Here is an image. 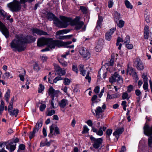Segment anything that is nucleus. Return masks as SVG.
Instances as JSON below:
<instances>
[{"mask_svg":"<svg viewBox=\"0 0 152 152\" xmlns=\"http://www.w3.org/2000/svg\"><path fill=\"white\" fill-rule=\"evenodd\" d=\"M72 43V42L71 41L64 42L60 40H54L52 38L42 37L38 39L37 45L39 47L47 45L48 47L41 50L42 52H44L49 50L50 48L51 49L54 48L56 46L58 47L64 46L65 48H73L74 47V45H69Z\"/></svg>","mask_w":152,"mask_h":152,"instance_id":"nucleus-1","label":"nucleus"},{"mask_svg":"<svg viewBox=\"0 0 152 152\" xmlns=\"http://www.w3.org/2000/svg\"><path fill=\"white\" fill-rule=\"evenodd\" d=\"M27 42L28 40L25 37L22 35H16L15 39L10 43V46L13 50L21 52L25 50V44Z\"/></svg>","mask_w":152,"mask_h":152,"instance_id":"nucleus-2","label":"nucleus"},{"mask_svg":"<svg viewBox=\"0 0 152 152\" xmlns=\"http://www.w3.org/2000/svg\"><path fill=\"white\" fill-rule=\"evenodd\" d=\"M62 20H64V24L66 25V26L63 28H66L69 24L71 26H75V29L78 30L80 29L83 25L84 23L82 21H80V19L78 17H76L74 20L71 18L66 17H62Z\"/></svg>","mask_w":152,"mask_h":152,"instance_id":"nucleus-3","label":"nucleus"},{"mask_svg":"<svg viewBox=\"0 0 152 152\" xmlns=\"http://www.w3.org/2000/svg\"><path fill=\"white\" fill-rule=\"evenodd\" d=\"M34 0H20V2L13 0L12 2L7 4L8 7L10 8L11 11L12 12H18L21 9V4H24L26 2L31 3Z\"/></svg>","mask_w":152,"mask_h":152,"instance_id":"nucleus-4","label":"nucleus"},{"mask_svg":"<svg viewBox=\"0 0 152 152\" xmlns=\"http://www.w3.org/2000/svg\"><path fill=\"white\" fill-rule=\"evenodd\" d=\"M47 17L49 20H53L54 23L56 24L57 26L62 28L66 26V24H64V21L62 20V17L65 18V17L63 16H60V19L61 20H60L53 13H48L47 15Z\"/></svg>","mask_w":152,"mask_h":152,"instance_id":"nucleus-5","label":"nucleus"},{"mask_svg":"<svg viewBox=\"0 0 152 152\" xmlns=\"http://www.w3.org/2000/svg\"><path fill=\"white\" fill-rule=\"evenodd\" d=\"M57 92L55 91V90L52 87H50L48 91L49 95L52 99L50 102L51 104V109L56 108L58 106V100L57 99H54V97H57L58 96Z\"/></svg>","mask_w":152,"mask_h":152,"instance_id":"nucleus-6","label":"nucleus"},{"mask_svg":"<svg viewBox=\"0 0 152 152\" xmlns=\"http://www.w3.org/2000/svg\"><path fill=\"white\" fill-rule=\"evenodd\" d=\"M50 132L48 135L50 137H53V135L57 136L60 134L58 128L56 125L53 124L50 127Z\"/></svg>","mask_w":152,"mask_h":152,"instance_id":"nucleus-7","label":"nucleus"},{"mask_svg":"<svg viewBox=\"0 0 152 152\" xmlns=\"http://www.w3.org/2000/svg\"><path fill=\"white\" fill-rule=\"evenodd\" d=\"M90 138L91 141L94 142L93 147L96 149L99 148L100 145L102 143L103 140L102 138L96 139L92 136H91Z\"/></svg>","mask_w":152,"mask_h":152,"instance_id":"nucleus-8","label":"nucleus"},{"mask_svg":"<svg viewBox=\"0 0 152 152\" xmlns=\"http://www.w3.org/2000/svg\"><path fill=\"white\" fill-rule=\"evenodd\" d=\"M79 52L80 55L86 59L90 58V54L89 51L84 47H80L79 49Z\"/></svg>","mask_w":152,"mask_h":152,"instance_id":"nucleus-9","label":"nucleus"},{"mask_svg":"<svg viewBox=\"0 0 152 152\" xmlns=\"http://www.w3.org/2000/svg\"><path fill=\"white\" fill-rule=\"evenodd\" d=\"M91 111L93 114L98 118H99L102 116V113L103 112L101 107L98 106L95 110H92Z\"/></svg>","mask_w":152,"mask_h":152,"instance_id":"nucleus-10","label":"nucleus"},{"mask_svg":"<svg viewBox=\"0 0 152 152\" xmlns=\"http://www.w3.org/2000/svg\"><path fill=\"white\" fill-rule=\"evenodd\" d=\"M0 31L6 38L9 37V32L8 29L1 21H0Z\"/></svg>","mask_w":152,"mask_h":152,"instance_id":"nucleus-11","label":"nucleus"},{"mask_svg":"<svg viewBox=\"0 0 152 152\" xmlns=\"http://www.w3.org/2000/svg\"><path fill=\"white\" fill-rule=\"evenodd\" d=\"M126 73L127 74H129L130 75H132L133 79H135L136 80H138V76L135 70L132 67H129V65H128Z\"/></svg>","mask_w":152,"mask_h":152,"instance_id":"nucleus-12","label":"nucleus"},{"mask_svg":"<svg viewBox=\"0 0 152 152\" xmlns=\"http://www.w3.org/2000/svg\"><path fill=\"white\" fill-rule=\"evenodd\" d=\"M53 65L57 75L61 76L65 74L66 71L64 69H63L56 64H54Z\"/></svg>","mask_w":152,"mask_h":152,"instance_id":"nucleus-13","label":"nucleus"},{"mask_svg":"<svg viewBox=\"0 0 152 152\" xmlns=\"http://www.w3.org/2000/svg\"><path fill=\"white\" fill-rule=\"evenodd\" d=\"M144 134L147 136L152 135V125L150 126L148 124H145L143 127Z\"/></svg>","mask_w":152,"mask_h":152,"instance_id":"nucleus-14","label":"nucleus"},{"mask_svg":"<svg viewBox=\"0 0 152 152\" xmlns=\"http://www.w3.org/2000/svg\"><path fill=\"white\" fill-rule=\"evenodd\" d=\"M134 64L137 69L140 70L143 69L144 66L142 61L139 59H137L134 62Z\"/></svg>","mask_w":152,"mask_h":152,"instance_id":"nucleus-15","label":"nucleus"},{"mask_svg":"<svg viewBox=\"0 0 152 152\" xmlns=\"http://www.w3.org/2000/svg\"><path fill=\"white\" fill-rule=\"evenodd\" d=\"M40 125V126H42V124H36L35 127L34 128L32 132H31L29 134V138L30 140L35 136V133L38 132V127Z\"/></svg>","mask_w":152,"mask_h":152,"instance_id":"nucleus-16","label":"nucleus"},{"mask_svg":"<svg viewBox=\"0 0 152 152\" xmlns=\"http://www.w3.org/2000/svg\"><path fill=\"white\" fill-rule=\"evenodd\" d=\"M31 30L34 34H36L37 35H48V34L47 32L36 28H33L31 29Z\"/></svg>","mask_w":152,"mask_h":152,"instance_id":"nucleus-17","label":"nucleus"},{"mask_svg":"<svg viewBox=\"0 0 152 152\" xmlns=\"http://www.w3.org/2000/svg\"><path fill=\"white\" fill-rule=\"evenodd\" d=\"M124 129L123 127H121L116 129L113 133V134L115 136L117 139L119 137V135L121 134L124 131Z\"/></svg>","mask_w":152,"mask_h":152,"instance_id":"nucleus-18","label":"nucleus"},{"mask_svg":"<svg viewBox=\"0 0 152 152\" xmlns=\"http://www.w3.org/2000/svg\"><path fill=\"white\" fill-rule=\"evenodd\" d=\"M13 142L11 141H8L6 145V148L11 151H14L16 148V144L12 145Z\"/></svg>","mask_w":152,"mask_h":152,"instance_id":"nucleus-19","label":"nucleus"},{"mask_svg":"<svg viewBox=\"0 0 152 152\" xmlns=\"http://www.w3.org/2000/svg\"><path fill=\"white\" fill-rule=\"evenodd\" d=\"M103 45V41L102 40H99L97 43V44L95 48V50L96 52L100 51L102 49Z\"/></svg>","mask_w":152,"mask_h":152,"instance_id":"nucleus-20","label":"nucleus"},{"mask_svg":"<svg viewBox=\"0 0 152 152\" xmlns=\"http://www.w3.org/2000/svg\"><path fill=\"white\" fill-rule=\"evenodd\" d=\"M120 96V95L117 93L113 94L112 95H110L109 93H108L106 98V100L107 101L109 100L118 98Z\"/></svg>","mask_w":152,"mask_h":152,"instance_id":"nucleus-21","label":"nucleus"},{"mask_svg":"<svg viewBox=\"0 0 152 152\" xmlns=\"http://www.w3.org/2000/svg\"><path fill=\"white\" fill-rule=\"evenodd\" d=\"M92 130L93 132L96 133L97 135L99 136H101L103 134V132L102 130V127H100L99 129H97L94 127H92Z\"/></svg>","mask_w":152,"mask_h":152,"instance_id":"nucleus-22","label":"nucleus"},{"mask_svg":"<svg viewBox=\"0 0 152 152\" xmlns=\"http://www.w3.org/2000/svg\"><path fill=\"white\" fill-rule=\"evenodd\" d=\"M144 34L145 39H148L149 35V27L147 26H146L144 28Z\"/></svg>","mask_w":152,"mask_h":152,"instance_id":"nucleus-23","label":"nucleus"},{"mask_svg":"<svg viewBox=\"0 0 152 152\" xmlns=\"http://www.w3.org/2000/svg\"><path fill=\"white\" fill-rule=\"evenodd\" d=\"M84 65L82 64H80L79 66V69L80 70V74L84 76L86 75V71L84 69Z\"/></svg>","mask_w":152,"mask_h":152,"instance_id":"nucleus-24","label":"nucleus"},{"mask_svg":"<svg viewBox=\"0 0 152 152\" xmlns=\"http://www.w3.org/2000/svg\"><path fill=\"white\" fill-rule=\"evenodd\" d=\"M68 104V101L65 99H62L59 103L60 107L61 108H64Z\"/></svg>","mask_w":152,"mask_h":152,"instance_id":"nucleus-25","label":"nucleus"},{"mask_svg":"<svg viewBox=\"0 0 152 152\" xmlns=\"http://www.w3.org/2000/svg\"><path fill=\"white\" fill-rule=\"evenodd\" d=\"M10 90L9 89H8L6 94L4 95V97L6 102L8 103L9 102V99L10 97Z\"/></svg>","mask_w":152,"mask_h":152,"instance_id":"nucleus-26","label":"nucleus"},{"mask_svg":"<svg viewBox=\"0 0 152 152\" xmlns=\"http://www.w3.org/2000/svg\"><path fill=\"white\" fill-rule=\"evenodd\" d=\"M115 60V54H112L111 56L110 60L107 63V65L109 66H112L113 65Z\"/></svg>","mask_w":152,"mask_h":152,"instance_id":"nucleus-27","label":"nucleus"},{"mask_svg":"<svg viewBox=\"0 0 152 152\" xmlns=\"http://www.w3.org/2000/svg\"><path fill=\"white\" fill-rule=\"evenodd\" d=\"M53 141V140H50L49 142H42L40 143V147H43L45 146H49L50 145V144Z\"/></svg>","mask_w":152,"mask_h":152,"instance_id":"nucleus-28","label":"nucleus"},{"mask_svg":"<svg viewBox=\"0 0 152 152\" xmlns=\"http://www.w3.org/2000/svg\"><path fill=\"white\" fill-rule=\"evenodd\" d=\"M70 30L69 29H63L62 30L58 31L56 33V35H59L64 34L70 32Z\"/></svg>","mask_w":152,"mask_h":152,"instance_id":"nucleus-29","label":"nucleus"},{"mask_svg":"<svg viewBox=\"0 0 152 152\" xmlns=\"http://www.w3.org/2000/svg\"><path fill=\"white\" fill-rule=\"evenodd\" d=\"M149 16V14L148 13L147 10H145V19L147 23H149L150 22Z\"/></svg>","mask_w":152,"mask_h":152,"instance_id":"nucleus-30","label":"nucleus"},{"mask_svg":"<svg viewBox=\"0 0 152 152\" xmlns=\"http://www.w3.org/2000/svg\"><path fill=\"white\" fill-rule=\"evenodd\" d=\"M116 76V81H117L118 83H119L120 81V83H122L123 80L121 77L117 73L115 72Z\"/></svg>","mask_w":152,"mask_h":152,"instance_id":"nucleus-31","label":"nucleus"},{"mask_svg":"<svg viewBox=\"0 0 152 152\" xmlns=\"http://www.w3.org/2000/svg\"><path fill=\"white\" fill-rule=\"evenodd\" d=\"M125 4L126 7L128 9H132L133 8V6L131 3L128 0H126L125 1Z\"/></svg>","mask_w":152,"mask_h":152,"instance_id":"nucleus-32","label":"nucleus"},{"mask_svg":"<svg viewBox=\"0 0 152 152\" xmlns=\"http://www.w3.org/2000/svg\"><path fill=\"white\" fill-rule=\"evenodd\" d=\"M72 35L66 36H60L58 38L60 39H69L72 37Z\"/></svg>","mask_w":152,"mask_h":152,"instance_id":"nucleus-33","label":"nucleus"},{"mask_svg":"<svg viewBox=\"0 0 152 152\" xmlns=\"http://www.w3.org/2000/svg\"><path fill=\"white\" fill-rule=\"evenodd\" d=\"M47 115L48 116H51L54 114L55 112L54 110L51 109L50 110V108H48L47 111Z\"/></svg>","mask_w":152,"mask_h":152,"instance_id":"nucleus-34","label":"nucleus"},{"mask_svg":"<svg viewBox=\"0 0 152 152\" xmlns=\"http://www.w3.org/2000/svg\"><path fill=\"white\" fill-rule=\"evenodd\" d=\"M112 132V130L111 129H107L106 134V137L107 138H108L109 139H110V137L111 135V134Z\"/></svg>","mask_w":152,"mask_h":152,"instance_id":"nucleus-35","label":"nucleus"},{"mask_svg":"<svg viewBox=\"0 0 152 152\" xmlns=\"http://www.w3.org/2000/svg\"><path fill=\"white\" fill-rule=\"evenodd\" d=\"M148 144L149 148H152V136H150L148 138Z\"/></svg>","mask_w":152,"mask_h":152,"instance_id":"nucleus-36","label":"nucleus"},{"mask_svg":"<svg viewBox=\"0 0 152 152\" xmlns=\"http://www.w3.org/2000/svg\"><path fill=\"white\" fill-rule=\"evenodd\" d=\"M18 109H14L13 111L10 112V115L12 116H15L16 117L18 113Z\"/></svg>","mask_w":152,"mask_h":152,"instance_id":"nucleus-37","label":"nucleus"},{"mask_svg":"<svg viewBox=\"0 0 152 152\" xmlns=\"http://www.w3.org/2000/svg\"><path fill=\"white\" fill-rule=\"evenodd\" d=\"M115 73L114 75L111 76L110 78L109 81L110 82L113 83L116 81Z\"/></svg>","mask_w":152,"mask_h":152,"instance_id":"nucleus-38","label":"nucleus"},{"mask_svg":"<svg viewBox=\"0 0 152 152\" xmlns=\"http://www.w3.org/2000/svg\"><path fill=\"white\" fill-rule=\"evenodd\" d=\"M22 70L23 71L24 73L20 74L19 75V77L20 78V80L21 81H23L24 80V76L25 75L26 72L23 69Z\"/></svg>","mask_w":152,"mask_h":152,"instance_id":"nucleus-39","label":"nucleus"},{"mask_svg":"<svg viewBox=\"0 0 152 152\" xmlns=\"http://www.w3.org/2000/svg\"><path fill=\"white\" fill-rule=\"evenodd\" d=\"M148 82H144V83L143 84V89L146 90L145 92H146L147 91H149V90L148 89Z\"/></svg>","mask_w":152,"mask_h":152,"instance_id":"nucleus-40","label":"nucleus"},{"mask_svg":"<svg viewBox=\"0 0 152 152\" xmlns=\"http://www.w3.org/2000/svg\"><path fill=\"white\" fill-rule=\"evenodd\" d=\"M0 14L4 18H5L7 17V13L2 9L0 10Z\"/></svg>","mask_w":152,"mask_h":152,"instance_id":"nucleus-41","label":"nucleus"},{"mask_svg":"<svg viewBox=\"0 0 152 152\" xmlns=\"http://www.w3.org/2000/svg\"><path fill=\"white\" fill-rule=\"evenodd\" d=\"M111 35L109 33V32H107L105 35V39L108 41H110L111 38Z\"/></svg>","mask_w":152,"mask_h":152,"instance_id":"nucleus-42","label":"nucleus"},{"mask_svg":"<svg viewBox=\"0 0 152 152\" xmlns=\"http://www.w3.org/2000/svg\"><path fill=\"white\" fill-rule=\"evenodd\" d=\"M70 82V80L67 78H65L64 79V83L65 85H69Z\"/></svg>","mask_w":152,"mask_h":152,"instance_id":"nucleus-43","label":"nucleus"},{"mask_svg":"<svg viewBox=\"0 0 152 152\" xmlns=\"http://www.w3.org/2000/svg\"><path fill=\"white\" fill-rule=\"evenodd\" d=\"M58 61L64 67L66 66L68 64L65 61H62L60 60L59 58H58Z\"/></svg>","mask_w":152,"mask_h":152,"instance_id":"nucleus-44","label":"nucleus"},{"mask_svg":"<svg viewBox=\"0 0 152 152\" xmlns=\"http://www.w3.org/2000/svg\"><path fill=\"white\" fill-rule=\"evenodd\" d=\"M4 74L5 76V77H4V78H8L9 77L12 78L13 77L12 74L9 72H6Z\"/></svg>","mask_w":152,"mask_h":152,"instance_id":"nucleus-45","label":"nucleus"},{"mask_svg":"<svg viewBox=\"0 0 152 152\" xmlns=\"http://www.w3.org/2000/svg\"><path fill=\"white\" fill-rule=\"evenodd\" d=\"M46 106L45 104L41 103L39 107L40 110L41 111H43L46 108Z\"/></svg>","mask_w":152,"mask_h":152,"instance_id":"nucleus-46","label":"nucleus"},{"mask_svg":"<svg viewBox=\"0 0 152 152\" xmlns=\"http://www.w3.org/2000/svg\"><path fill=\"white\" fill-rule=\"evenodd\" d=\"M121 18L120 15L119 13L116 11L114 13V18L117 20H118Z\"/></svg>","mask_w":152,"mask_h":152,"instance_id":"nucleus-47","label":"nucleus"},{"mask_svg":"<svg viewBox=\"0 0 152 152\" xmlns=\"http://www.w3.org/2000/svg\"><path fill=\"white\" fill-rule=\"evenodd\" d=\"M72 70L75 72L77 74L78 72V70L77 68V66L76 64H73Z\"/></svg>","mask_w":152,"mask_h":152,"instance_id":"nucleus-48","label":"nucleus"},{"mask_svg":"<svg viewBox=\"0 0 152 152\" xmlns=\"http://www.w3.org/2000/svg\"><path fill=\"white\" fill-rule=\"evenodd\" d=\"M61 90L63 91L68 96H69L70 94L67 93V88L66 86H65L64 87H62Z\"/></svg>","mask_w":152,"mask_h":152,"instance_id":"nucleus-49","label":"nucleus"},{"mask_svg":"<svg viewBox=\"0 0 152 152\" xmlns=\"http://www.w3.org/2000/svg\"><path fill=\"white\" fill-rule=\"evenodd\" d=\"M124 22L122 20H120L119 21V23L118 24V26L120 28H122L124 26Z\"/></svg>","mask_w":152,"mask_h":152,"instance_id":"nucleus-50","label":"nucleus"},{"mask_svg":"<svg viewBox=\"0 0 152 152\" xmlns=\"http://www.w3.org/2000/svg\"><path fill=\"white\" fill-rule=\"evenodd\" d=\"M44 86L42 84H39V87L38 92L39 93H41L44 90Z\"/></svg>","mask_w":152,"mask_h":152,"instance_id":"nucleus-51","label":"nucleus"},{"mask_svg":"<svg viewBox=\"0 0 152 152\" xmlns=\"http://www.w3.org/2000/svg\"><path fill=\"white\" fill-rule=\"evenodd\" d=\"M89 131V129L87 128V126H85L83 127V130L82 131V133L83 134L87 133Z\"/></svg>","mask_w":152,"mask_h":152,"instance_id":"nucleus-52","label":"nucleus"},{"mask_svg":"<svg viewBox=\"0 0 152 152\" xmlns=\"http://www.w3.org/2000/svg\"><path fill=\"white\" fill-rule=\"evenodd\" d=\"M63 78L61 77V76H58L55 78L53 80V82L54 83H56L57 82V81L60 80H62Z\"/></svg>","mask_w":152,"mask_h":152,"instance_id":"nucleus-53","label":"nucleus"},{"mask_svg":"<svg viewBox=\"0 0 152 152\" xmlns=\"http://www.w3.org/2000/svg\"><path fill=\"white\" fill-rule=\"evenodd\" d=\"M80 9L84 13H86L87 12V10L86 8L84 6L80 7Z\"/></svg>","mask_w":152,"mask_h":152,"instance_id":"nucleus-54","label":"nucleus"},{"mask_svg":"<svg viewBox=\"0 0 152 152\" xmlns=\"http://www.w3.org/2000/svg\"><path fill=\"white\" fill-rule=\"evenodd\" d=\"M128 94L126 92H124L123 93L122 97L123 99H128Z\"/></svg>","mask_w":152,"mask_h":152,"instance_id":"nucleus-55","label":"nucleus"},{"mask_svg":"<svg viewBox=\"0 0 152 152\" xmlns=\"http://www.w3.org/2000/svg\"><path fill=\"white\" fill-rule=\"evenodd\" d=\"M130 41V37L129 36L127 35L124 39V43H129Z\"/></svg>","mask_w":152,"mask_h":152,"instance_id":"nucleus-56","label":"nucleus"},{"mask_svg":"<svg viewBox=\"0 0 152 152\" xmlns=\"http://www.w3.org/2000/svg\"><path fill=\"white\" fill-rule=\"evenodd\" d=\"M133 86L132 85H130L127 87V91L129 93L131 92L133 90Z\"/></svg>","mask_w":152,"mask_h":152,"instance_id":"nucleus-57","label":"nucleus"},{"mask_svg":"<svg viewBox=\"0 0 152 152\" xmlns=\"http://www.w3.org/2000/svg\"><path fill=\"white\" fill-rule=\"evenodd\" d=\"M113 0H109L108 2V7L109 8L112 7L113 5Z\"/></svg>","mask_w":152,"mask_h":152,"instance_id":"nucleus-58","label":"nucleus"},{"mask_svg":"<svg viewBox=\"0 0 152 152\" xmlns=\"http://www.w3.org/2000/svg\"><path fill=\"white\" fill-rule=\"evenodd\" d=\"M126 47L129 49H132L133 47V45L132 44L129 43L126 44Z\"/></svg>","mask_w":152,"mask_h":152,"instance_id":"nucleus-59","label":"nucleus"},{"mask_svg":"<svg viewBox=\"0 0 152 152\" xmlns=\"http://www.w3.org/2000/svg\"><path fill=\"white\" fill-rule=\"evenodd\" d=\"M89 72H88L87 74L85 77V78L86 79L88 80V81L89 83H90L91 81V77L89 76Z\"/></svg>","mask_w":152,"mask_h":152,"instance_id":"nucleus-60","label":"nucleus"},{"mask_svg":"<svg viewBox=\"0 0 152 152\" xmlns=\"http://www.w3.org/2000/svg\"><path fill=\"white\" fill-rule=\"evenodd\" d=\"M13 107V104L9 103V105L8 107V110L10 111V110H12V109Z\"/></svg>","mask_w":152,"mask_h":152,"instance_id":"nucleus-61","label":"nucleus"},{"mask_svg":"<svg viewBox=\"0 0 152 152\" xmlns=\"http://www.w3.org/2000/svg\"><path fill=\"white\" fill-rule=\"evenodd\" d=\"M135 94L137 96H139L141 94V92L140 90L137 89L135 91Z\"/></svg>","mask_w":152,"mask_h":152,"instance_id":"nucleus-62","label":"nucleus"},{"mask_svg":"<svg viewBox=\"0 0 152 152\" xmlns=\"http://www.w3.org/2000/svg\"><path fill=\"white\" fill-rule=\"evenodd\" d=\"M99 87L98 86L96 87L94 90V91L96 93H98L99 91Z\"/></svg>","mask_w":152,"mask_h":152,"instance_id":"nucleus-63","label":"nucleus"},{"mask_svg":"<svg viewBox=\"0 0 152 152\" xmlns=\"http://www.w3.org/2000/svg\"><path fill=\"white\" fill-rule=\"evenodd\" d=\"M41 58L43 62H45V61H46L48 59L47 57L44 55H43L42 56H41Z\"/></svg>","mask_w":152,"mask_h":152,"instance_id":"nucleus-64","label":"nucleus"}]
</instances>
